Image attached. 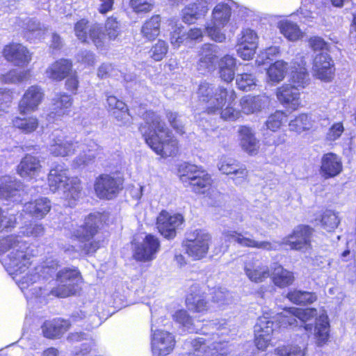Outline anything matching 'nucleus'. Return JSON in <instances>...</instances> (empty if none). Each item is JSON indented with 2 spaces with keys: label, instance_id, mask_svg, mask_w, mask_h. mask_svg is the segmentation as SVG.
Returning a JSON list of instances; mask_svg holds the SVG:
<instances>
[{
  "label": "nucleus",
  "instance_id": "20e7f679",
  "mask_svg": "<svg viewBox=\"0 0 356 356\" xmlns=\"http://www.w3.org/2000/svg\"><path fill=\"white\" fill-rule=\"evenodd\" d=\"M101 224L99 214H90L84 220L82 225L74 228L72 232V237L79 241V245L76 249L73 245H69L65 249V252L75 257V254L82 255L93 254L103 245V240L99 236V228Z\"/></svg>",
  "mask_w": 356,
  "mask_h": 356
},
{
  "label": "nucleus",
  "instance_id": "bb28decb",
  "mask_svg": "<svg viewBox=\"0 0 356 356\" xmlns=\"http://www.w3.org/2000/svg\"><path fill=\"white\" fill-rule=\"evenodd\" d=\"M270 103L269 97L266 95L251 96L246 95L240 100L241 112L250 115L257 113Z\"/></svg>",
  "mask_w": 356,
  "mask_h": 356
},
{
  "label": "nucleus",
  "instance_id": "49530a36",
  "mask_svg": "<svg viewBox=\"0 0 356 356\" xmlns=\"http://www.w3.org/2000/svg\"><path fill=\"white\" fill-rule=\"evenodd\" d=\"M188 184L195 193H205L211 187V178L209 175L202 170L201 175H197Z\"/></svg>",
  "mask_w": 356,
  "mask_h": 356
},
{
  "label": "nucleus",
  "instance_id": "052dcab7",
  "mask_svg": "<svg viewBox=\"0 0 356 356\" xmlns=\"http://www.w3.org/2000/svg\"><path fill=\"white\" fill-rule=\"evenodd\" d=\"M105 31L110 40H115L120 33L119 22L116 18L108 17L105 24Z\"/></svg>",
  "mask_w": 356,
  "mask_h": 356
},
{
  "label": "nucleus",
  "instance_id": "3c124183",
  "mask_svg": "<svg viewBox=\"0 0 356 356\" xmlns=\"http://www.w3.org/2000/svg\"><path fill=\"white\" fill-rule=\"evenodd\" d=\"M201 171L197 165L184 163L179 168V175L183 183H190L197 175H201Z\"/></svg>",
  "mask_w": 356,
  "mask_h": 356
},
{
  "label": "nucleus",
  "instance_id": "9b49d317",
  "mask_svg": "<svg viewBox=\"0 0 356 356\" xmlns=\"http://www.w3.org/2000/svg\"><path fill=\"white\" fill-rule=\"evenodd\" d=\"M277 327H280L276 321V316H273L269 312H264L257 318L254 325V335L255 344L259 350H265L268 348Z\"/></svg>",
  "mask_w": 356,
  "mask_h": 356
},
{
  "label": "nucleus",
  "instance_id": "a878e982",
  "mask_svg": "<svg viewBox=\"0 0 356 356\" xmlns=\"http://www.w3.org/2000/svg\"><path fill=\"white\" fill-rule=\"evenodd\" d=\"M3 56L6 60L16 65H24L29 63L31 55L28 49L21 44H11L3 49Z\"/></svg>",
  "mask_w": 356,
  "mask_h": 356
},
{
  "label": "nucleus",
  "instance_id": "a211bd4d",
  "mask_svg": "<svg viewBox=\"0 0 356 356\" xmlns=\"http://www.w3.org/2000/svg\"><path fill=\"white\" fill-rule=\"evenodd\" d=\"M159 250V239L152 234H148L141 243L135 245L134 257L139 261H150L156 257Z\"/></svg>",
  "mask_w": 356,
  "mask_h": 356
},
{
  "label": "nucleus",
  "instance_id": "e2e57ef3",
  "mask_svg": "<svg viewBox=\"0 0 356 356\" xmlns=\"http://www.w3.org/2000/svg\"><path fill=\"white\" fill-rule=\"evenodd\" d=\"M239 165L240 163L234 159L222 158L218 164V167L219 170L223 174L232 175Z\"/></svg>",
  "mask_w": 356,
  "mask_h": 356
},
{
  "label": "nucleus",
  "instance_id": "4d7b16f0",
  "mask_svg": "<svg viewBox=\"0 0 356 356\" xmlns=\"http://www.w3.org/2000/svg\"><path fill=\"white\" fill-rule=\"evenodd\" d=\"M286 121V115L284 112L277 111L270 115L266 122V126L268 129L276 131L279 129L284 122Z\"/></svg>",
  "mask_w": 356,
  "mask_h": 356
},
{
  "label": "nucleus",
  "instance_id": "4c0bfd02",
  "mask_svg": "<svg viewBox=\"0 0 356 356\" xmlns=\"http://www.w3.org/2000/svg\"><path fill=\"white\" fill-rule=\"evenodd\" d=\"M222 236L225 241H234L242 247L254 248L256 244V240L248 236V232L241 233L227 229L222 232Z\"/></svg>",
  "mask_w": 356,
  "mask_h": 356
},
{
  "label": "nucleus",
  "instance_id": "09e8293b",
  "mask_svg": "<svg viewBox=\"0 0 356 356\" xmlns=\"http://www.w3.org/2000/svg\"><path fill=\"white\" fill-rule=\"evenodd\" d=\"M287 298L297 305L309 304L316 301V296L312 292L296 289L288 293Z\"/></svg>",
  "mask_w": 356,
  "mask_h": 356
},
{
  "label": "nucleus",
  "instance_id": "423d86ee",
  "mask_svg": "<svg viewBox=\"0 0 356 356\" xmlns=\"http://www.w3.org/2000/svg\"><path fill=\"white\" fill-rule=\"evenodd\" d=\"M197 95L200 101L207 103V109L209 113H215L220 111L225 105V102H234L236 98V92L233 89L222 88L214 89L213 86L207 82L200 83Z\"/></svg>",
  "mask_w": 356,
  "mask_h": 356
},
{
  "label": "nucleus",
  "instance_id": "0e129e2a",
  "mask_svg": "<svg viewBox=\"0 0 356 356\" xmlns=\"http://www.w3.org/2000/svg\"><path fill=\"white\" fill-rule=\"evenodd\" d=\"M257 47V46H254L252 44L248 45L243 43L237 42V54L243 60H250L254 56Z\"/></svg>",
  "mask_w": 356,
  "mask_h": 356
},
{
  "label": "nucleus",
  "instance_id": "dca6fc26",
  "mask_svg": "<svg viewBox=\"0 0 356 356\" xmlns=\"http://www.w3.org/2000/svg\"><path fill=\"white\" fill-rule=\"evenodd\" d=\"M154 325L152 326L151 346L154 355L165 356L170 354L175 345L174 336L163 330L154 329Z\"/></svg>",
  "mask_w": 356,
  "mask_h": 356
},
{
  "label": "nucleus",
  "instance_id": "c03bdc74",
  "mask_svg": "<svg viewBox=\"0 0 356 356\" xmlns=\"http://www.w3.org/2000/svg\"><path fill=\"white\" fill-rule=\"evenodd\" d=\"M14 127L19 129L24 134H30L38 127V120L36 117H15L12 120Z\"/></svg>",
  "mask_w": 356,
  "mask_h": 356
},
{
  "label": "nucleus",
  "instance_id": "bf43d9fd",
  "mask_svg": "<svg viewBox=\"0 0 356 356\" xmlns=\"http://www.w3.org/2000/svg\"><path fill=\"white\" fill-rule=\"evenodd\" d=\"M212 301L218 304L219 307L229 305L233 301L232 295L227 290L219 288L213 291Z\"/></svg>",
  "mask_w": 356,
  "mask_h": 356
},
{
  "label": "nucleus",
  "instance_id": "f704fd0d",
  "mask_svg": "<svg viewBox=\"0 0 356 356\" xmlns=\"http://www.w3.org/2000/svg\"><path fill=\"white\" fill-rule=\"evenodd\" d=\"M271 268L273 269L271 278L275 285L284 288L293 283L294 277L291 272L277 264H275Z\"/></svg>",
  "mask_w": 356,
  "mask_h": 356
},
{
  "label": "nucleus",
  "instance_id": "680f3d73",
  "mask_svg": "<svg viewBox=\"0 0 356 356\" xmlns=\"http://www.w3.org/2000/svg\"><path fill=\"white\" fill-rule=\"evenodd\" d=\"M129 6L135 13H147L154 7V0H130Z\"/></svg>",
  "mask_w": 356,
  "mask_h": 356
},
{
  "label": "nucleus",
  "instance_id": "cd10ccee",
  "mask_svg": "<svg viewBox=\"0 0 356 356\" xmlns=\"http://www.w3.org/2000/svg\"><path fill=\"white\" fill-rule=\"evenodd\" d=\"M342 171L341 159L334 153H327L321 159V173L325 178L334 177Z\"/></svg>",
  "mask_w": 356,
  "mask_h": 356
},
{
  "label": "nucleus",
  "instance_id": "774afa93",
  "mask_svg": "<svg viewBox=\"0 0 356 356\" xmlns=\"http://www.w3.org/2000/svg\"><path fill=\"white\" fill-rule=\"evenodd\" d=\"M343 131L344 127L342 122L334 123L329 129L326 134V138L329 141H335L340 138Z\"/></svg>",
  "mask_w": 356,
  "mask_h": 356
},
{
  "label": "nucleus",
  "instance_id": "f03ea898",
  "mask_svg": "<svg viewBox=\"0 0 356 356\" xmlns=\"http://www.w3.org/2000/svg\"><path fill=\"white\" fill-rule=\"evenodd\" d=\"M145 124L139 129L146 143L157 154L171 156L178 152V141L171 137L161 117L155 112L149 111L144 115Z\"/></svg>",
  "mask_w": 356,
  "mask_h": 356
},
{
  "label": "nucleus",
  "instance_id": "58836bf2",
  "mask_svg": "<svg viewBox=\"0 0 356 356\" xmlns=\"http://www.w3.org/2000/svg\"><path fill=\"white\" fill-rule=\"evenodd\" d=\"M307 335L305 336L304 340L299 344L278 346L274 350L275 354L278 356H305L307 346Z\"/></svg>",
  "mask_w": 356,
  "mask_h": 356
},
{
  "label": "nucleus",
  "instance_id": "13d9d810",
  "mask_svg": "<svg viewBox=\"0 0 356 356\" xmlns=\"http://www.w3.org/2000/svg\"><path fill=\"white\" fill-rule=\"evenodd\" d=\"M168 50L167 42L162 40H159L149 51L150 57L156 61L161 60L166 55Z\"/></svg>",
  "mask_w": 356,
  "mask_h": 356
},
{
  "label": "nucleus",
  "instance_id": "2f4dec72",
  "mask_svg": "<svg viewBox=\"0 0 356 356\" xmlns=\"http://www.w3.org/2000/svg\"><path fill=\"white\" fill-rule=\"evenodd\" d=\"M70 323L65 320H54L45 322L42 326L43 334L47 338L54 339L60 337L70 327Z\"/></svg>",
  "mask_w": 356,
  "mask_h": 356
},
{
  "label": "nucleus",
  "instance_id": "a18cd8bd",
  "mask_svg": "<svg viewBox=\"0 0 356 356\" xmlns=\"http://www.w3.org/2000/svg\"><path fill=\"white\" fill-rule=\"evenodd\" d=\"M169 26H171L170 43L175 49L180 47L186 39L187 35L184 30V27L181 24H178L175 19H170Z\"/></svg>",
  "mask_w": 356,
  "mask_h": 356
},
{
  "label": "nucleus",
  "instance_id": "aec40b11",
  "mask_svg": "<svg viewBox=\"0 0 356 356\" xmlns=\"http://www.w3.org/2000/svg\"><path fill=\"white\" fill-rule=\"evenodd\" d=\"M243 270L248 280L254 283L263 282L270 275L269 268L254 257L244 261Z\"/></svg>",
  "mask_w": 356,
  "mask_h": 356
},
{
  "label": "nucleus",
  "instance_id": "c756f323",
  "mask_svg": "<svg viewBox=\"0 0 356 356\" xmlns=\"http://www.w3.org/2000/svg\"><path fill=\"white\" fill-rule=\"evenodd\" d=\"M238 133L242 149L251 155L257 154L259 148V141L255 138L251 129L248 127H241Z\"/></svg>",
  "mask_w": 356,
  "mask_h": 356
},
{
  "label": "nucleus",
  "instance_id": "6e6552de",
  "mask_svg": "<svg viewBox=\"0 0 356 356\" xmlns=\"http://www.w3.org/2000/svg\"><path fill=\"white\" fill-rule=\"evenodd\" d=\"M81 275L76 268H64L56 273L57 286L45 289V294H51L58 298H66L74 295L79 290Z\"/></svg>",
  "mask_w": 356,
  "mask_h": 356
},
{
  "label": "nucleus",
  "instance_id": "603ef678",
  "mask_svg": "<svg viewBox=\"0 0 356 356\" xmlns=\"http://www.w3.org/2000/svg\"><path fill=\"white\" fill-rule=\"evenodd\" d=\"M29 77V72L27 70H10L6 74L0 75V83H16L27 80Z\"/></svg>",
  "mask_w": 356,
  "mask_h": 356
},
{
  "label": "nucleus",
  "instance_id": "de8ad7c7",
  "mask_svg": "<svg viewBox=\"0 0 356 356\" xmlns=\"http://www.w3.org/2000/svg\"><path fill=\"white\" fill-rule=\"evenodd\" d=\"M312 127V121L311 118L305 114L302 113L291 120L289 123V130L298 134L309 130Z\"/></svg>",
  "mask_w": 356,
  "mask_h": 356
},
{
  "label": "nucleus",
  "instance_id": "ea45409f",
  "mask_svg": "<svg viewBox=\"0 0 356 356\" xmlns=\"http://www.w3.org/2000/svg\"><path fill=\"white\" fill-rule=\"evenodd\" d=\"M280 31L290 41H296L302 38L303 33L297 24L287 19L281 20L277 24Z\"/></svg>",
  "mask_w": 356,
  "mask_h": 356
},
{
  "label": "nucleus",
  "instance_id": "72a5a7b5",
  "mask_svg": "<svg viewBox=\"0 0 356 356\" xmlns=\"http://www.w3.org/2000/svg\"><path fill=\"white\" fill-rule=\"evenodd\" d=\"M19 184L16 179L10 176L6 175L0 178V198L10 200L14 198L18 193Z\"/></svg>",
  "mask_w": 356,
  "mask_h": 356
},
{
  "label": "nucleus",
  "instance_id": "393cba45",
  "mask_svg": "<svg viewBox=\"0 0 356 356\" xmlns=\"http://www.w3.org/2000/svg\"><path fill=\"white\" fill-rule=\"evenodd\" d=\"M42 170L40 160L31 154H26L17 165L18 175L25 179L36 178Z\"/></svg>",
  "mask_w": 356,
  "mask_h": 356
},
{
  "label": "nucleus",
  "instance_id": "4468645a",
  "mask_svg": "<svg viewBox=\"0 0 356 356\" xmlns=\"http://www.w3.org/2000/svg\"><path fill=\"white\" fill-rule=\"evenodd\" d=\"M123 180L111 175L103 174L95 180L94 188L97 197L111 200L122 189Z\"/></svg>",
  "mask_w": 356,
  "mask_h": 356
},
{
  "label": "nucleus",
  "instance_id": "a19ab883",
  "mask_svg": "<svg viewBox=\"0 0 356 356\" xmlns=\"http://www.w3.org/2000/svg\"><path fill=\"white\" fill-rule=\"evenodd\" d=\"M244 67V72L236 76V84L241 90L250 91L257 86V80L253 74L248 72L250 65L245 64Z\"/></svg>",
  "mask_w": 356,
  "mask_h": 356
},
{
  "label": "nucleus",
  "instance_id": "c9c22d12",
  "mask_svg": "<svg viewBox=\"0 0 356 356\" xmlns=\"http://www.w3.org/2000/svg\"><path fill=\"white\" fill-rule=\"evenodd\" d=\"M329 332L330 325L327 316L322 314L320 315L319 318L316 319L314 327V337L318 346H322L327 342L330 337Z\"/></svg>",
  "mask_w": 356,
  "mask_h": 356
},
{
  "label": "nucleus",
  "instance_id": "39448f33",
  "mask_svg": "<svg viewBox=\"0 0 356 356\" xmlns=\"http://www.w3.org/2000/svg\"><path fill=\"white\" fill-rule=\"evenodd\" d=\"M49 190L58 193L63 199L72 207L81 195V181L76 177H70L68 169L63 164H58L48 175Z\"/></svg>",
  "mask_w": 356,
  "mask_h": 356
},
{
  "label": "nucleus",
  "instance_id": "0eeeda50",
  "mask_svg": "<svg viewBox=\"0 0 356 356\" xmlns=\"http://www.w3.org/2000/svg\"><path fill=\"white\" fill-rule=\"evenodd\" d=\"M191 346L188 356H204L207 349L211 356H226L232 350L228 341L221 339L219 333H213L208 339L197 337L191 341Z\"/></svg>",
  "mask_w": 356,
  "mask_h": 356
},
{
  "label": "nucleus",
  "instance_id": "9d476101",
  "mask_svg": "<svg viewBox=\"0 0 356 356\" xmlns=\"http://www.w3.org/2000/svg\"><path fill=\"white\" fill-rule=\"evenodd\" d=\"M231 13L228 4H217L212 11L211 22L205 26V34L217 42H222L225 40V35L222 32V29L229 22Z\"/></svg>",
  "mask_w": 356,
  "mask_h": 356
},
{
  "label": "nucleus",
  "instance_id": "4be33fe9",
  "mask_svg": "<svg viewBox=\"0 0 356 356\" xmlns=\"http://www.w3.org/2000/svg\"><path fill=\"white\" fill-rule=\"evenodd\" d=\"M44 97L42 89L38 86L29 87L19 103V112L24 115L35 111Z\"/></svg>",
  "mask_w": 356,
  "mask_h": 356
},
{
  "label": "nucleus",
  "instance_id": "473e14b6",
  "mask_svg": "<svg viewBox=\"0 0 356 356\" xmlns=\"http://www.w3.org/2000/svg\"><path fill=\"white\" fill-rule=\"evenodd\" d=\"M218 67L220 78L225 82H231L234 78L236 59L231 55H225L220 59Z\"/></svg>",
  "mask_w": 356,
  "mask_h": 356
},
{
  "label": "nucleus",
  "instance_id": "e433bc0d",
  "mask_svg": "<svg viewBox=\"0 0 356 356\" xmlns=\"http://www.w3.org/2000/svg\"><path fill=\"white\" fill-rule=\"evenodd\" d=\"M26 211L35 216L42 218L48 213L51 209L50 201L46 197L35 200L25 204Z\"/></svg>",
  "mask_w": 356,
  "mask_h": 356
},
{
  "label": "nucleus",
  "instance_id": "1a4fd4ad",
  "mask_svg": "<svg viewBox=\"0 0 356 356\" xmlns=\"http://www.w3.org/2000/svg\"><path fill=\"white\" fill-rule=\"evenodd\" d=\"M317 316V310L314 308H290L284 310L276 316V321L278 322L280 327H293L298 325L303 326L307 332L312 333V325L307 322Z\"/></svg>",
  "mask_w": 356,
  "mask_h": 356
},
{
  "label": "nucleus",
  "instance_id": "f8f14e48",
  "mask_svg": "<svg viewBox=\"0 0 356 356\" xmlns=\"http://www.w3.org/2000/svg\"><path fill=\"white\" fill-rule=\"evenodd\" d=\"M211 238L204 230L195 229L189 233L184 243L186 253L194 260L204 258L208 252Z\"/></svg>",
  "mask_w": 356,
  "mask_h": 356
},
{
  "label": "nucleus",
  "instance_id": "37998d69",
  "mask_svg": "<svg viewBox=\"0 0 356 356\" xmlns=\"http://www.w3.org/2000/svg\"><path fill=\"white\" fill-rule=\"evenodd\" d=\"M160 22L159 15L152 16L147 20L141 27L143 36L149 40L155 39L160 33Z\"/></svg>",
  "mask_w": 356,
  "mask_h": 356
},
{
  "label": "nucleus",
  "instance_id": "5fc2aeb1",
  "mask_svg": "<svg viewBox=\"0 0 356 356\" xmlns=\"http://www.w3.org/2000/svg\"><path fill=\"white\" fill-rule=\"evenodd\" d=\"M340 222V219L337 213L332 210L325 211L321 218L323 227L327 231L331 232L335 229Z\"/></svg>",
  "mask_w": 356,
  "mask_h": 356
},
{
  "label": "nucleus",
  "instance_id": "6ab92c4d",
  "mask_svg": "<svg viewBox=\"0 0 356 356\" xmlns=\"http://www.w3.org/2000/svg\"><path fill=\"white\" fill-rule=\"evenodd\" d=\"M314 75L318 79L325 82H330L334 78V62L326 52L316 54L313 63Z\"/></svg>",
  "mask_w": 356,
  "mask_h": 356
},
{
  "label": "nucleus",
  "instance_id": "7c9ffc66",
  "mask_svg": "<svg viewBox=\"0 0 356 356\" xmlns=\"http://www.w3.org/2000/svg\"><path fill=\"white\" fill-rule=\"evenodd\" d=\"M72 63L66 59H60L51 65L46 70L47 76L56 81H61L72 71Z\"/></svg>",
  "mask_w": 356,
  "mask_h": 356
},
{
  "label": "nucleus",
  "instance_id": "412c9836",
  "mask_svg": "<svg viewBox=\"0 0 356 356\" xmlns=\"http://www.w3.org/2000/svg\"><path fill=\"white\" fill-rule=\"evenodd\" d=\"M217 0H196L182 10V19L186 24H194L206 16L211 4Z\"/></svg>",
  "mask_w": 356,
  "mask_h": 356
},
{
  "label": "nucleus",
  "instance_id": "6e6d98bb",
  "mask_svg": "<svg viewBox=\"0 0 356 356\" xmlns=\"http://www.w3.org/2000/svg\"><path fill=\"white\" fill-rule=\"evenodd\" d=\"M173 318L175 321L181 324L190 332H197L199 330L198 326L193 323V320L185 310L181 309L176 312Z\"/></svg>",
  "mask_w": 356,
  "mask_h": 356
},
{
  "label": "nucleus",
  "instance_id": "f257e3e1",
  "mask_svg": "<svg viewBox=\"0 0 356 356\" xmlns=\"http://www.w3.org/2000/svg\"><path fill=\"white\" fill-rule=\"evenodd\" d=\"M29 244L20 236L10 235L0 239V261L6 271L13 275V280L27 299L39 298L42 302L49 294H45L40 282L53 277L57 270L58 262L47 259L42 266L26 272L30 264L31 254Z\"/></svg>",
  "mask_w": 356,
  "mask_h": 356
},
{
  "label": "nucleus",
  "instance_id": "79ce46f5",
  "mask_svg": "<svg viewBox=\"0 0 356 356\" xmlns=\"http://www.w3.org/2000/svg\"><path fill=\"white\" fill-rule=\"evenodd\" d=\"M287 69L288 63L282 60L271 64L267 70L268 81L273 83L282 81L285 77Z\"/></svg>",
  "mask_w": 356,
  "mask_h": 356
},
{
  "label": "nucleus",
  "instance_id": "338daca9",
  "mask_svg": "<svg viewBox=\"0 0 356 356\" xmlns=\"http://www.w3.org/2000/svg\"><path fill=\"white\" fill-rule=\"evenodd\" d=\"M166 117L170 122V125L179 134H183L184 133V126L179 119L177 113L168 111L166 113Z\"/></svg>",
  "mask_w": 356,
  "mask_h": 356
},
{
  "label": "nucleus",
  "instance_id": "69168bd1",
  "mask_svg": "<svg viewBox=\"0 0 356 356\" xmlns=\"http://www.w3.org/2000/svg\"><path fill=\"white\" fill-rule=\"evenodd\" d=\"M257 35L252 29H243L238 38V42L250 45L252 44L254 46H257Z\"/></svg>",
  "mask_w": 356,
  "mask_h": 356
},
{
  "label": "nucleus",
  "instance_id": "864d4df0",
  "mask_svg": "<svg viewBox=\"0 0 356 356\" xmlns=\"http://www.w3.org/2000/svg\"><path fill=\"white\" fill-rule=\"evenodd\" d=\"M291 83L293 86L300 90L305 88L309 83V74L304 65H299V67L292 72Z\"/></svg>",
  "mask_w": 356,
  "mask_h": 356
},
{
  "label": "nucleus",
  "instance_id": "f3484780",
  "mask_svg": "<svg viewBox=\"0 0 356 356\" xmlns=\"http://www.w3.org/2000/svg\"><path fill=\"white\" fill-rule=\"evenodd\" d=\"M184 218L179 213L172 214L162 211L157 217V228L165 238L170 239L175 237L177 230L182 225Z\"/></svg>",
  "mask_w": 356,
  "mask_h": 356
},
{
  "label": "nucleus",
  "instance_id": "ddd939ff",
  "mask_svg": "<svg viewBox=\"0 0 356 356\" xmlns=\"http://www.w3.org/2000/svg\"><path fill=\"white\" fill-rule=\"evenodd\" d=\"M74 31L78 39L83 42H88L91 40L97 49L106 45L105 34L97 24H88V22L83 19L75 24Z\"/></svg>",
  "mask_w": 356,
  "mask_h": 356
},
{
  "label": "nucleus",
  "instance_id": "2eb2a0df",
  "mask_svg": "<svg viewBox=\"0 0 356 356\" xmlns=\"http://www.w3.org/2000/svg\"><path fill=\"white\" fill-rule=\"evenodd\" d=\"M312 233L313 230L309 226H298L291 234L282 239V243L289 245L292 250L309 252L312 249Z\"/></svg>",
  "mask_w": 356,
  "mask_h": 356
},
{
  "label": "nucleus",
  "instance_id": "8fccbe9b",
  "mask_svg": "<svg viewBox=\"0 0 356 356\" xmlns=\"http://www.w3.org/2000/svg\"><path fill=\"white\" fill-rule=\"evenodd\" d=\"M186 305L188 309L197 312H204L209 308L204 296L200 294L191 293L188 295L186 298Z\"/></svg>",
  "mask_w": 356,
  "mask_h": 356
},
{
  "label": "nucleus",
  "instance_id": "5701e85b",
  "mask_svg": "<svg viewBox=\"0 0 356 356\" xmlns=\"http://www.w3.org/2000/svg\"><path fill=\"white\" fill-rule=\"evenodd\" d=\"M52 102L53 111L47 116V120L50 123L61 120L63 117L70 114L73 99L65 93H58L55 95Z\"/></svg>",
  "mask_w": 356,
  "mask_h": 356
},
{
  "label": "nucleus",
  "instance_id": "7ed1b4c3",
  "mask_svg": "<svg viewBox=\"0 0 356 356\" xmlns=\"http://www.w3.org/2000/svg\"><path fill=\"white\" fill-rule=\"evenodd\" d=\"M49 152L56 156H68L79 152L75 159L77 165H85L92 162L102 153V149L94 140H85L83 143L73 140L61 131L52 134Z\"/></svg>",
  "mask_w": 356,
  "mask_h": 356
},
{
  "label": "nucleus",
  "instance_id": "b1692460",
  "mask_svg": "<svg viewBox=\"0 0 356 356\" xmlns=\"http://www.w3.org/2000/svg\"><path fill=\"white\" fill-rule=\"evenodd\" d=\"M220 47L216 44H205L200 52L197 67L199 71L209 72L215 69Z\"/></svg>",
  "mask_w": 356,
  "mask_h": 356
},
{
  "label": "nucleus",
  "instance_id": "c85d7f7f",
  "mask_svg": "<svg viewBox=\"0 0 356 356\" xmlns=\"http://www.w3.org/2000/svg\"><path fill=\"white\" fill-rule=\"evenodd\" d=\"M300 90L293 85H284L277 89V97L282 104L296 109L301 103Z\"/></svg>",
  "mask_w": 356,
  "mask_h": 356
}]
</instances>
